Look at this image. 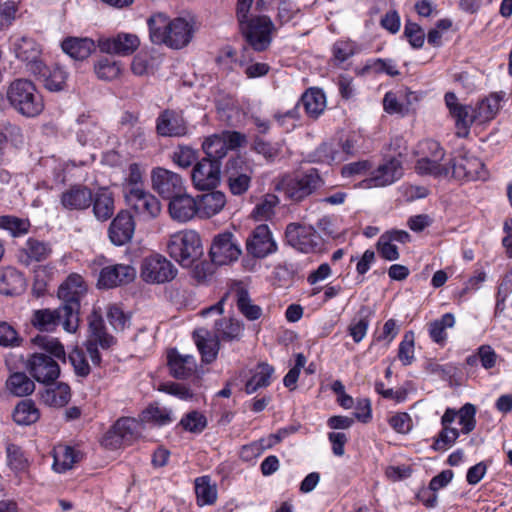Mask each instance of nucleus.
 I'll return each instance as SVG.
<instances>
[{
  "mask_svg": "<svg viewBox=\"0 0 512 512\" xmlns=\"http://www.w3.org/2000/svg\"><path fill=\"white\" fill-rule=\"evenodd\" d=\"M149 35L154 44H165L173 49L187 46L194 33L192 18L177 17L170 20L164 14H157L149 18Z\"/></svg>",
  "mask_w": 512,
  "mask_h": 512,
  "instance_id": "obj_1",
  "label": "nucleus"
},
{
  "mask_svg": "<svg viewBox=\"0 0 512 512\" xmlns=\"http://www.w3.org/2000/svg\"><path fill=\"white\" fill-rule=\"evenodd\" d=\"M366 152L361 135L353 132L322 142L306 155L305 160L308 163L333 165L343 163Z\"/></svg>",
  "mask_w": 512,
  "mask_h": 512,
  "instance_id": "obj_2",
  "label": "nucleus"
},
{
  "mask_svg": "<svg viewBox=\"0 0 512 512\" xmlns=\"http://www.w3.org/2000/svg\"><path fill=\"white\" fill-rule=\"evenodd\" d=\"M417 156L414 169L420 176L435 179L448 178L450 175L449 160L444 162L446 151L434 139H423L418 142L415 150Z\"/></svg>",
  "mask_w": 512,
  "mask_h": 512,
  "instance_id": "obj_3",
  "label": "nucleus"
},
{
  "mask_svg": "<svg viewBox=\"0 0 512 512\" xmlns=\"http://www.w3.org/2000/svg\"><path fill=\"white\" fill-rule=\"evenodd\" d=\"M254 0H238L236 16L239 31L245 40L240 64L245 66V74L248 78L256 77V64L253 62L256 51V15L252 12Z\"/></svg>",
  "mask_w": 512,
  "mask_h": 512,
  "instance_id": "obj_4",
  "label": "nucleus"
},
{
  "mask_svg": "<svg viewBox=\"0 0 512 512\" xmlns=\"http://www.w3.org/2000/svg\"><path fill=\"white\" fill-rule=\"evenodd\" d=\"M6 98L11 107L25 117H36L44 109L42 96L28 79L12 81L6 89Z\"/></svg>",
  "mask_w": 512,
  "mask_h": 512,
  "instance_id": "obj_5",
  "label": "nucleus"
},
{
  "mask_svg": "<svg viewBox=\"0 0 512 512\" xmlns=\"http://www.w3.org/2000/svg\"><path fill=\"white\" fill-rule=\"evenodd\" d=\"M86 293L83 278L78 274H71L58 289V297L62 300V307L68 314L63 328L69 333L76 332L79 324L80 300Z\"/></svg>",
  "mask_w": 512,
  "mask_h": 512,
  "instance_id": "obj_6",
  "label": "nucleus"
},
{
  "mask_svg": "<svg viewBox=\"0 0 512 512\" xmlns=\"http://www.w3.org/2000/svg\"><path fill=\"white\" fill-rule=\"evenodd\" d=\"M167 251L182 267H192L203 255L200 236L193 230L179 231L170 236Z\"/></svg>",
  "mask_w": 512,
  "mask_h": 512,
  "instance_id": "obj_7",
  "label": "nucleus"
},
{
  "mask_svg": "<svg viewBox=\"0 0 512 512\" xmlns=\"http://www.w3.org/2000/svg\"><path fill=\"white\" fill-rule=\"evenodd\" d=\"M324 184L318 169L311 168L298 176H284L276 185L277 190L294 202H301Z\"/></svg>",
  "mask_w": 512,
  "mask_h": 512,
  "instance_id": "obj_8",
  "label": "nucleus"
},
{
  "mask_svg": "<svg viewBox=\"0 0 512 512\" xmlns=\"http://www.w3.org/2000/svg\"><path fill=\"white\" fill-rule=\"evenodd\" d=\"M92 269L99 270L97 285L99 288L110 289L119 285L132 282L136 276V270L127 264H108L104 256L93 260Z\"/></svg>",
  "mask_w": 512,
  "mask_h": 512,
  "instance_id": "obj_9",
  "label": "nucleus"
},
{
  "mask_svg": "<svg viewBox=\"0 0 512 512\" xmlns=\"http://www.w3.org/2000/svg\"><path fill=\"white\" fill-rule=\"evenodd\" d=\"M140 275L147 283L163 284L176 277L177 268L163 255L151 254L142 260Z\"/></svg>",
  "mask_w": 512,
  "mask_h": 512,
  "instance_id": "obj_10",
  "label": "nucleus"
},
{
  "mask_svg": "<svg viewBox=\"0 0 512 512\" xmlns=\"http://www.w3.org/2000/svg\"><path fill=\"white\" fill-rule=\"evenodd\" d=\"M285 239L289 246L301 253L316 252L322 244V238L315 228L300 223L286 226Z\"/></svg>",
  "mask_w": 512,
  "mask_h": 512,
  "instance_id": "obj_11",
  "label": "nucleus"
},
{
  "mask_svg": "<svg viewBox=\"0 0 512 512\" xmlns=\"http://www.w3.org/2000/svg\"><path fill=\"white\" fill-rule=\"evenodd\" d=\"M245 141V136L240 132L223 131L206 138L202 144V149L206 154L205 158L220 163V160L227 155L229 150L241 147Z\"/></svg>",
  "mask_w": 512,
  "mask_h": 512,
  "instance_id": "obj_12",
  "label": "nucleus"
},
{
  "mask_svg": "<svg viewBox=\"0 0 512 512\" xmlns=\"http://www.w3.org/2000/svg\"><path fill=\"white\" fill-rule=\"evenodd\" d=\"M140 436V421L131 417H122L116 421L103 437L102 444L110 449L129 445Z\"/></svg>",
  "mask_w": 512,
  "mask_h": 512,
  "instance_id": "obj_13",
  "label": "nucleus"
},
{
  "mask_svg": "<svg viewBox=\"0 0 512 512\" xmlns=\"http://www.w3.org/2000/svg\"><path fill=\"white\" fill-rule=\"evenodd\" d=\"M11 50L15 57L26 65V69L39 72L44 69L42 48L33 38L28 36L16 37L11 42Z\"/></svg>",
  "mask_w": 512,
  "mask_h": 512,
  "instance_id": "obj_14",
  "label": "nucleus"
},
{
  "mask_svg": "<svg viewBox=\"0 0 512 512\" xmlns=\"http://www.w3.org/2000/svg\"><path fill=\"white\" fill-rule=\"evenodd\" d=\"M151 186L164 199L180 196L185 191L182 177L168 169L156 167L151 171Z\"/></svg>",
  "mask_w": 512,
  "mask_h": 512,
  "instance_id": "obj_15",
  "label": "nucleus"
},
{
  "mask_svg": "<svg viewBox=\"0 0 512 512\" xmlns=\"http://www.w3.org/2000/svg\"><path fill=\"white\" fill-rule=\"evenodd\" d=\"M450 175L459 181L485 180L488 176L484 163L477 157L449 159Z\"/></svg>",
  "mask_w": 512,
  "mask_h": 512,
  "instance_id": "obj_16",
  "label": "nucleus"
},
{
  "mask_svg": "<svg viewBox=\"0 0 512 512\" xmlns=\"http://www.w3.org/2000/svg\"><path fill=\"white\" fill-rule=\"evenodd\" d=\"M210 257L216 265H228L238 260L241 249L230 232L216 235L210 248Z\"/></svg>",
  "mask_w": 512,
  "mask_h": 512,
  "instance_id": "obj_17",
  "label": "nucleus"
},
{
  "mask_svg": "<svg viewBox=\"0 0 512 512\" xmlns=\"http://www.w3.org/2000/svg\"><path fill=\"white\" fill-rule=\"evenodd\" d=\"M402 174L401 161L392 157L373 170L371 176L362 180L359 186L364 189L389 186L399 180Z\"/></svg>",
  "mask_w": 512,
  "mask_h": 512,
  "instance_id": "obj_18",
  "label": "nucleus"
},
{
  "mask_svg": "<svg viewBox=\"0 0 512 512\" xmlns=\"http://www.w3.org/2000/svg\"><path fill=\"white\" fill-rule=\"evenodd\" d=\"M125 200L127 204L138 214L148 218H156L161 213V203L150 192L143 188H131L125 190Z\"/></svg>",
  "mask_w": 512,
  "mask_h": 512,
  "instance_id": "obj_19",
  "label": "nucleus"
},
{
  "mask_svg": "<svg viewBox=\"0 0 512 512\" xmlns=\"http://www.w3.org/2000/svg\"><path fill=\"white\" fill-rule=\"evenodd\" d=\"M220 163L203 158L198 161L191 173L192 182L198 190L214 189L220 181Z\"/></svg>",
  "mask_w": 512,
  "mask_h": 512,
  "instance_id": "obj_20",
  "label": "nucleus"
},
{
  "mask_svg": "<svg viewBox=\"0 0 512 512\" xmlns=\"http://www.w3.org/2000/svg\"><path fill=\"white\" fill-rule=\"evenodd\" d=\"M27 368L35 380L44 384L54 382L60 375L58 363L44 353H34L28 360Z\"/></svg>",
  "mask_w": 512,
  "mask_h": 512,
  "instance_id": "obj_21",
  "label": "nucleus"
},
{
  "mask_svg": "<svg viewBox=\"0 0 512 512\" xmlns=\"http://www.w3.org/2000/svg\"><path fill=\"white\" fill-rule=\"evenodd\" d=\"M156 133L161 137H182L188 134V124L183 114L166 109L156 118Z\"/></svg>",
  "mask_w": 512,
  "mask_h": 512,
  "instance_id": "obj_22",
  "label": "nucleus"
},
{
  "mask_svg": "<svg viewBox=\"0 0 512 512\" xmlns=\"http://www.w3.org/2000/svg\"><path fill=\"white\" fill-rule=\"evenodd\" d=\"M50 243L30 237L16 254L18 262L23 266L46 261L52 254Z\"/></svg>",
  "mask_w": 512,
  "mask_h": 512,
  "instance_id": "obj_23",
  "label": "nucleus"
},
{
  "mask_svg": "<svg viewBox=\"0 0 512 512\" xmlns=\"http://www.w3.org/2000/svg\"><path fill=\"white\" fill-rule=\"evenodd\" d=\"M135 231V222L129 211L122 210L112 220L108 236L116 246H122L131 241Z\"/></svg>",
  "mask_w": 512,
  "mask_h": 512,
  "instance_id": "obj_24",
  "label": "nucleus"
},
{
  "mask_svg": "<svg viewBox=\"0 0 512 512\" xmlns=\"http://www.w3.org/2000/svg\"><path fill=\"white\" fill-rule=\"evenodd\" d=\"M228 174V184L230 191L234 195H241L245 193L251 183V176L247 173L249 170L241 157L230 159L226 166Z\"/></svg>",
  "mask_w": 512,
  "mask_h": 512,
  "instance_id": "obj_25",
  "label": "nucleus"
},
{
  "mask_svg": "<svg viewBox=\"0 0 512 512\" xmlns=\"http://www.w3.org/2000/svg\"><path fill=\"white\" fill-rule=\"evenodd\" d=\"M93 201V193L85 185L75 184L62 192L60 203L69 211H81L88 209Z\"/></svg>",
  "mask_w": 512,
  "mask_h": 512,
  "instance_id": "obj_26",
  "label": "nucleus"
},
{
  "mask_svg": "<svg viewBox=\"0 0 512 512\" xmlns=\"http://www.w3.org/2000/svg\"><path fill=\"white\" fill-rule=\"evenodd\" d=\"M168 211L175 221L185 223L198 217L196 198L188 195L186 191L169 200Z\"/></svg>",
  "mask_w": 512,
  "mask_h": 512,
  "instance_id": "obj_27",
  "label": "nucleus"
},
{
  "mask_svg": "<svg viewBox=\"0 0 512 512\" xmlns=\"http://www.w3.org/2000/svg\"><path fill=\"white\" fill-rule=\"evenodd\" d=\"M68 319V314L60 306L57 309H39L35 310L31 317L33 327L42 332L54 331L60 323Z\"/></svg>",
  "mask_w": 512,
  "mask_h": 512,
  "instance_id": "obj_28",
  "label": "nucleus"
},
{
  "mask_svg": "<svg viewBox=\"0 0 512 512\" xmlns=\"http://www.w3.org/2000/svg\"><path fill=\"white\" fill-rule=\"evenodd\" d=\"M140 45V40L135 34L122 33L114 38L100 41V49L109 54L129 55Z\"/></svg>",
  "mask_w": 512,
  "mask_h": 512,
  "instance_id": "obj_29",
  "label": "nucleus"
},
{
  "mask_svg": "<svg viewBox=\"0 0 512 512\" xmlns=\"http://www.w3.org/2000/svg\"><path fill=\"white\" fill-rule=\"evenodd\" d=\"M298 107L303 106L309 118L317 119L326 108V95L319 87L308 88L296 102Z\"/></svg>",
  "mask_w": 512,
  "mask_h": 512,
  "instance_id": "obj_30",
  "label": "nucleus"
},
{
  "mask_svg": "<svg viewBox=\"0 0 512 512\" xmlns=\"http://www.w3.org/2000/svg\"><path fill=\"white\" fill-rule=\"evenodd\" d=\"M170 374L176 379H186L196 371V360L191 355H182L176 349L167 354Z\"/></svg>",
  "mask_w": 512,
  "mask_h": 512,
  "instance_id": "obj_31",
  "label": "nucleus"
},
{
  "mask_svg": "<svg viewBox=\"0 0 512 512\" xmlns=\"http://www.w3.org/2000/svg\"><path fill=\"white\" fill-rule=\"evenodd\" d=\"M199 218H210L218 214L226 204V196L220 191L205 193L196 198Z\"/></svg>",
  "mask_w": 512,
  "mask_h": 512,
  "instance_id": "obj_32",
  "label": "nucleus"
},
{
  "mask_svg": "<svg viewBox=\"0 0 512 512\" xmlns=\"http://www.w3.org/2000/svg\"><path fill=\"white\" fill-rule=\"evenodd\" d=\"M24 275L13 267H6L0 273V293L7 296L19 295L25 290Z\"/></svg>",
  "mask_w": 512,
  "mask_h": 512,
  "instance_id": "obj_33",
  "label": "nucleus"
},
{
  "mask_svg": "<svg viewBox=\"0 0 512 512\" xmlns=\"http://www.w3.org/2000/svg\"><path fill=\"white\" fill-rule=\"evenodd\" d=\"M373 315L374 311L370 306H360L356 316L348 326V335L355 343H359L365 338Z\"/></svg>",
  "mask_w": 512,
  "mask_h": 512,
  "instance_id": "obj_34",
  "label": "nucleus"
},
{
  "mask_svg": "<svg viewBox=\"0 0 512 512\" xmlns=\"http://www.w3.org/2000/svg\"><path fill=\"white\" fill-rule=\"evenodd\" d=\"M194 341L202 356V360L211 363L216 359L219 350V338L210 337L205 329L195 330L193 333Z\"/></svg>",
  "mask_w": 512,
  "mask_h": 512,
  "instance_id": "obj_35",
  "label": "nucleus"
},
{
  "mask_svg": "<svg viewBox=\"0 0 512 512\" xmlns=\"http://www.w3.org/2000/svg\"><path fill=\"white\" fill-rule=\"evenodd\" d=\"M61 46L62 50L75 60H84L95 50V44L89 38L70 37L65 39Z\"/></svg>",
  "mask_w": 512,
  "mask_h": 512,
  "instance_id": "obj_36",
  "label": "nucleus"
},
{
  "mask_svg": "<svg viewBox=\"0 0 512 512\" xmlns=\"http://www.w3.org/2000/svg\"><path fill=\"white\" fill-rule=\"evenodd\" d=\"M42 402L51 407H63L71 399V390L66 383L46 387L41 393Z\"/></svg>",
  "mask_w": 512,
  "mask_h": 512,
  "instance_id": "obj_37",
  "label": "nucleus"
},
{
  "mask_svg": "<svg viewBox=\"0 0 512 512\" xmlns=\"http://www.w3.org/2000/svg\"><path fill=\"white\" fill-rule=\"evenodd\" d=\"M92 204L94 215L100 221L108 220L114 213L113 194L106 188H101L93 194Z\"/></svg>",
  "mask_w": 512,
  "mask_h": 512,
  "instance_id": "obj_38",
  "label": "nucleus"
},
{
  "mask_svg": "<svg viewBox=\"0 0 512 512\" xmlns=\"http://www.w3.org/2000/svg\"><path fill=\"white\" fill-rule=\"evenodd\" d=\"M44 84L45 88L49 91H60L64 89L67 74L59 66L47 67L44 63V69L39 72H33Z\"/></svg>",
  "mask_w": 512,
  "mask_h": 512,
  "instance_id": "obj_39",
  "label": "nucleus"
},
{
  "mask_svg": "<svg viewBox=\"0 0 512 512\" xmlns=\"http://www.w3.org/2000/svg\"><path fill=\"white\" fill-rule=\"evenodd\" d=\"M53 458L54 470L62 473L71 469L79 461L80 453L70 446L59 445L54 448Z\"/></svg>",
  "mask_w": 512,
  "mask_h": 512,
  "instance_id": "obj_40",
  "label": "nucleus"
},
{
  "mask_svg": "<svg viewBox=\"0 0 512 512\" xmlns=\"http://www.w3.org/2000/svg\"><path fill=\"white\" fill-rule=\"evenodd\" d=\"M455 324V316L453 313H445L439 319L432 321L428 326L430 339L443 347L447 342V328H452Z\"/></svg>",
  "mask_w": 512,
  "mask_h": 512,
  "instance_id": "obj_41",
  "label": "nucleus"
},
{
  "mask_svg": "<svg viewBox=\"0 0 512 512\" xmlns=\"http://www.w3.org/2000/svg\"><path fill=\"white\" fill-rule=\"evenodd\" d=\"M7 390L14 396L30 395L35 390L34 382L23 372H15L6 380Z\"/></svg>",
  "mask_w": 512,
  "mask_h": 512,
  "instance_id": "obj_42",
  "label": "nucleus"
},
{
  "mask_svg": "<svg viewBox=\"0 0 512 512\" xmlns=\"http://www.w3.org/2000/svg\"><path fill=\"white\" fill-rule=\"evenodd\" d=\"M39 417L40 412L35 403L30 399L20 401L13 411V419L19 425H31L35 423Z\"/></svg>",
  "mask_w": 512,
  "mask_h": 512,
  "instance_id": "obj_43",
  "label": "nucleus"
},
{
  "mask_svg": "<svg viewBox=\"0 0 512 512\" xmlns=\"http://www.w3.org/2000/svg\"><path fill=\"white\" fill-rule=\"evenodd\" d=\"M472 111L473 109L470 105H462L451 113V116L455 119L457 137H468L470 128L475 121V116L472 115Z\"/></svg>",
  "mask_w": 512,
  "mask_h": 512,
  "instance_id": "obj_44",
  "label": "nucleus"
},
{
  "mask_svg": "<svg viewBox=\"0 0 512 512\" xmlns=\"http://www.w3.org/2000/svg\"><path fill=\"white\" fill-rule=\"evenodd\" d=\"M6 462L8 467L16 474L25 473L30 465L22 448L13 443L6 445Z\"/></svg>",
  "mask_w": 512,
  "mask_h": 512,
  "instance_id": "obj_45",
  "label": "nucleus"
},
{
  "mask_svg": "<svg viewBox=\"0 0 512 512\" xmlns=\"http://www.w3.org/2000/svg\"><path fill=\"white\" fill-rule=\"evenodd\" d=\"M173 420L171 410L158 405H149L139 415L141 423H148L157 426H163L171 423Z\"/></svg>",
  "mask_w": 512,
  "mask_h": 512,
  "instance_id": "obj_46",
  "label": "nucleus"
},
{
  "mask_svg": "<svg viewBox=\"0 0 512 512\" xmlns=\"http://www.w3.org/2000/svg\"><path fill=\"white\" fill-rule=\"evenodd\" d=\"M241 323L234 318H221L215 321L214 334L216 338L222 340L237 339L242 333Z\"/></svg>",
  "mask_w": 512,
  "mask_h": 512,
  "instance_id": "obj_47",
  "label": "nucleus"
},
{
  "mask_svg": "<svg viewBox=\"0 0 512 512\" xmlns=\"http://www.w3.org/2000/svg\"><path fill=\"white\" fill-rule=\"evenodd\" d=\"M195 493L199 506L212 505L217 499V489L210 477L202 476L195 480Z\"/></svg>",
  "mask_w": 512,
  "mask_h": 512,
  "instance_id": "obj_48",
  "label": "nucleus"
},
{
  "mask_svg": "<svg viewBox=\"0 0 512 512\" xmlns=\"http://www.w3.org/2000/svg\"><path fill=\"white\" fill-rule=\"evenodd\" d=\"M235 301L239 312L249 320L256 319V306L250 297L248 290L242 284H236L233 288Z\"/></svg>",
  "mask_w": 512,
  "mask_h": 512,
  "instance_id": "obj_49",
  "label": "nucleus"
},
{
  "mask_svg": "<svg viewBox=\"0 0 512 512\" xmlns=\"http://www.w3.org/2000/svg\"><path fill=\"white\" fill-rule=\"evenodd\" d=\"M278 244L267 224H258V259L276 253Z\"/></svg>",
  "mask_w": 512,
  "mask_h": 512,
  "instance_id": "obj_50",
  "label": "nucleus"
},
{
  "mask_svg": "<svg viewBox=\"0 0 512 512\" xmlns=\"http://www.w3.org/2000/svg\"><path fill=\"white\" fill-rule=\"evenodd\" d=\"M286 152L283 140L275 142L261 141L258 139V155L263 156L267 163H274L284 158Z\"/></svg>",
  "mask_w": 512,
  "mask_h": 512,
  "instance_id": "obj_51",
  "label": "nucleus"
},
{
  "mask_svg": "<svg viewBox=\"0 0 512 512\" xmlns=\"http://www.w3.org/2000/svg\"><path fill=\"white\" fill-rule=\"evenodd\" d=\"M32 341L36 346L44 350L46 353H49L51 356L65 362V349L57 338L49 335H37L33 338Z\"/></svg>",
  "mask_w": 512,
  "mask_h": 512,
  "instance_id": "obj_52",
  "label": "nucleus"
},
{
  "mask_svg": "<svg viewBox=\"0 0 512 512\" xmlns=\"http://www.w3.org/2000/svg\"><path fill=\"white\" fill-rule=\"evenodd\" d=\"M276 27L270 17L258 15V52L266 50L273 41Z\"/></svg>",
  "mask_w": 512,
  "mask_h": 512,
  "instance_id": "obj_53",
  "label": "nucleus"
},
{
  "mask_svg": "<svg viewBox=\"0 0 512 512\" xmlns=\"http://www.w3.org/2000/svg\"><path fill=\"white\" fill-rule=\"evenodd\" d=\"M298 263H283L277 265L272 272L274 284L280 287L288 286L300 271Z\"/></svg>",
  "mask_w": 512,
  "mask_h": 512,
  "instance_id": "obj_54",
  "label": "nucleus"
},
{
  "mask_svg": "<svg viewBox=\"0 0 512 512\" xmlns=\"http://www.w3.org/2000/svg\"><path fill=\"white\" fill-rule=\"evenodd\" d=\"M461 431L452 427H442L438 434L433 437L431 448L434 451H445L452 447L460 436Z\"/></svg>",
  "mask_w": 512,
  "mask_h": 512,
  "instance_id": "obj_55",
  "label": "nucleus"
},
{
  "mask_svg": "<svg viewBox=\"0 0 512 512\" xmlns=\"http://www.w3.org/2000/svg\"><path fill=\"white\" fill-rule=\"evenodd\" d=\"M0 228L9 231L13 237H19L28 233L30 223L27 219L2 215L0 216Z\"/></svg>",
  "mask_w": 512,
  "mask_h": 512,
  "instance_id": "obj_56",
  "label": "nucleus"
},
{
  "mask_svg": "<svg viewBox=\"0 0 512 512\" xmlns=\"http://www.w3.org/2000/svg\"><path fill=\"white\" fill-rule=\"evenodd\" d=\"M94 70L99 79L111 81L120 75L122 68L118 62L104 57L95 64Z\"/></svg>",
  "mask_w": 512,
  "mask_h": 512,
  "instance_id": "obj_57",
  "label": "nucleus"
},
{
  "mask_svg": "<svg viewBox=\"0 0 512 512\" xmlns=\"http://www.w3.org/2000/svg\"><path fill=\"white\" fill-rule=\"evenodd\" d=\"M403 36L413 49H421L425 43V32L423 28L410 19L405 21Z\"/></svg>",
  "mask_w": 512,
  "mask_h": 512,
  "instance_id": "obj_58",
  "label": "nucleus"
},
{
  "mask_svg": "<svg viewBox=\"0 0 512 512\" xmlns=\"http://www.w3.org/2000/svg\"><path fill=\"white\" fill-rule=\"evenodd\" d=\"M89 329L93 341L98 343L102 348L107 349L114 344V338L108 335L104 330L103 320L95 317L89 322Z\"/></svg>",
  "mask_w": 512,
  "mask_h": 512,
  "instance_id": "obj_59",
  "label": "nucleus"
},
{
  "mask_svg": "<svg viewBox=\"0 0 512 512\" xmlns=\"http://www.w3.org/2000/svg\"><path fill=\"white\" fill-rule=\"evenodd\" d=\"M366 70H371L376 74L385 73L391 77L398 76L400 74L395 62L392 59L376 58L366 62Z\"/></svg>",
  "mask_w": 512,
  "mask_h": 512,
  "instance_id": "obj_60",
  "label": "nucleus"
},
{
  "mask_svg": "<svg viewBox=\"0 0 512 512\" xmlns=\"http://www.w3.org/2000/svg\"><path fill=\"white\" fill-rule=\"evenodd\" d=\"M476 407L471 403L464 404L458 411L459 425L462 434H469L476 427Z\"/></svg>",
  "mask_w": 512,
  "mask_h": 512,
  "instance_id": "obj_61",
  "label": "nucleus"
},
{
  "mask_svg": "<svg viewBox=\"0 0 512 512\" xmlns=\"http://www.w3.org/2000/svg\"><path fill=\"white\" fill-rule=\"evenodd\" d=\"M376 249L379 255L386 261H396L400 257L398 247L385 233L378 238Z\"/></svg>",
  "mask_w": 512,
  "mask_h": 512,
  "instance_id": "obj_62",
  "label": "nucleus"
},
{
  "mask_svg": "<svg viewBox=\"0 0 512 512\" xmlns=\"http://www.w3.org/2000/svg\"><path fill=\"white\" fill-rule=\"evenodd\" d=\"M501 101L502 97L498 93H492L482 99L478 104L479 115L486 120L494 118L499 111Z\"/></svg>",
  "mask_w": 512,
  "mask_h": 512,
  "instance_id": "obj_63",
  "label": "nucleus"
},
{
  "mask_svg": "<svg viewBox=\"0 0 512 512\" xmlns=\"http://www.w3.org/2000/svg\"><path fill=\"white\" fill-rule=\"evenodd\" d=\"M197 158V151L185 145H179L172 154V161L184 169L190 167Z\"/></svg>",
  "mask_w": 512,
  "mask_h": 512,
  "instance_id": "obj_64",
  "label": "nucleus"
}]
</instances>
